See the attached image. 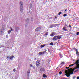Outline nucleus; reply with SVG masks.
Segmentation results:
<instances>
[{"mask_svg": "<svg viewBox=\"0 0 79 79\" xmlns=\"http://www.w3.org/2000/svg\"><path fill=\"white\" fill-rule=\"evenodd\" d=\"M29 19L28 18L25 21V23L26 24L29 23Z\"/></svg>", "mask_w": 79, "mask_h": 79, "instance_id": "nucleus-8", "label": "nucleus"}, {"mask_svg": "<svg viewBox=\"0 0 79 79\" xmlns=\"http://www.w3.org/2000/svg\"><path fill=\"white\" fill-rule=\"evenodd\" d=\"M41 29V28L40 27H38V28H37L35 29V31H37V32H38V31H40Z\"/></svg>", "mask_w": 79, "mask_h": 79, "instance_id": "nucleus-7", "label": "nucleus"}, {"mask_svg": "<svg viewBox=\"0 0 79 79\" xmlns=\"http://www.w3.org/2000/svg\"><path fill=\"white\" fill-rule=\"evenodd\" d=\"M10 57H7V60H8V58H9L10 59Z\"/></svg>", "mask_w": 79, "mask_h": 79, "instance_id": "nucleus-34", "label": "nucleus"}, {"mask_svg": "<svg viewBox=\"0 0 79 79\" xmlns=\"http://www.w3.org/2000/svg\"><path fill=\"white\" fill-rule=\"evenodd\" d=\"M63 16L65 17V16H67V14H64L63 15Z\"/></svg>", "mask_w": 79, "mask_h": 79, "instance_id": "nucleus-21", "label": "nucleus"}, {"mask_svg": "<svg viewBox=\"0 0 79 79\" xmlns=\"http://www.w3.org/2000/svg\"><path fill=\"white\" fill-rule=\"evenodd\" d=\"M3 33V31L1 30V32H0L1 34H2V33Z\"/></svg>", "mask_w": 79, "mask_h": 79, "instance_id": "nucleus-24", "label": "nucleus"}, {"mask_svg": "<svg viewBox=\"0 0 79 79\" xmlns=\"http://www.w3.org/2000/svg\"><path fill=\"white\" fill-rule=\"evenodd\" d=\"M64 64V62H62L60 64Z\"/></svg>", "mask_w": 79, "mask_h": 79, "instance_id": "nucleus-28", "label": "nucleus"}, {"mask_svg": "<svg viewBox=\"0 0 79 79\" xmlns=\"http://www.w3.org/2000/svg\"><path fill=\"white\" fill-rule=\"evenodd\" d=\"M20 13H23V2L22 1H20Z\"/></svg>", "mask_w": 79, "mask_h": 79, "instance_id": "nucleus-2", "label": "nucleus"}, {"mask_svg": "<svg viewBox=\"0 0 79 79\" xmlns=\"http://www.w3.org/2000/svg\"><path fill=\"white\" fill-rule=\"evenodd\" d=\"M61 37H60V36H58V39H61Z\"/></svg>", "mask_w": 79, "mask_h": 79, "instance_id": "nucleus-22", "label": "nucleus"}, {"mask_svg": "<svg viewBox=\"0 0 79 79\" xmlns=\"http://www.w3.org/2000/svg\"><path fill=\"white\" fill-rule=\"evenodd\" d=\"M76 54L77 56H79V52H78V50L77 49H76Z\"/></svg>", "mask_w": 79, "mask_h": 79, "instance_id": "nucleus-9", "label": "nucleus"}, {"mask_svg": "<svg viewBox=\"0 0 79 79\" xmlns=\"http://www.w3.org/2000/svg\"><path fill=\"white\" fill-rule=\"evenodd\" d=\"M66 68H67V67H66Z\"/></svg>", "mask_w": 79, "mask_h": 79, "instance_id": "nucleus-43", "label": "nucleus"}, {"mask_svg": "<svg viewBox=\"0 0 79 79\" xmlns=\"http://www.w3.org/2000/svg\"><path fill=\"white\" fill-rule=\"evenodd\" d=\"M41 53H42V55H44V54H45V52H41Z\"/></svg>", "mask_w": 79, "mask_h": 79, "instance_id": "nucleus-25", "label": "nucleus"}, {"mask_svg": "<svg viewBox=\"0 0 79 79\" xmlns=\"http://www.w3.org/2000/svg\"><path fill=\"white\" fill-rule=\"evenodd\" d=\"M43 77L45 78V77H47V75L45 74H44L43 75Z\"/></svg>", "mask_w": 79, "mask_h": 79, "instance_id": "nucleus-15", "label": "nucleus"}, {"mask_svg": "<svg viewBox=\"0 0 79 79\" xmlns=\"http://www.w3.org/2000/svg\"><path fill=\"white\" fill-rule=\"evenodd\" d=\"M62 13L61 12H60L59 13L58 15H61V14Z\"/></svg>", "mask_w": 79, "mask_h": 79, "instance_id": "nucleus-30", "label": "nucleus"}, {"mask_svg": "<svg viewBox=\"0 0 79 79\" xmlns=\"http://www.w3.org/2000/svg\"><path fill=\"white\" fill-rule=\"evenodd\" d=\"M74 66V64H72L71 65H69V66L70 67V66Z\"/></svg>", "mask_w": 79, "mask_h": 79, "instance_id": "nucleus-26", "label": "nucleus"}, {"mask_svg": "<svg viewBox=\"0 0 79 79\" xmlns=\"http://www.w3.org/2000/svg\"><path fill=\"white\" fill-rule=\"evenodd\" d=\"M18 28V27H16V29H17V28Z\"/></svg>", "mask_w": 79, "mask_h": 79, "instance_id": "nucleus-41", "label": "nucleus"}, {"mask_svg": "<svg viewBox=\"0 0 79 79\" xmlns=\"http://www.w3.org/2000/svg\"><path fill=\"white\" fill-rule=\"evenodd\" d=\"M53 43H52V42H51L50 44L49 45H52V46H53Z\"/></svg>", "mask_w": 79, "mask_h": 79, "instance_id": "nucleus-17", "label": "nucleus"}, {"mask_svg": "<svg viewBox=\"0 0 79 79\" xmlns=\"http://www.w3.org/2000/svg\"><path fill=\"white\" fill-rule=\"evenodd\" d=\"M59 55H60V57L61 58H62V57H63V55H62V54H61V53H60L59 54Z\"/></svg>", "mask_w": 79, "mask_h": 79, "instance_id": "nucleus-14", "label": "nucleus"}, {"mask_svg": "<svg viewBox=\"0 0 79 79\" xmlns=\"http://www.w3.org/2000/svg\"><path fill=\"white\" fill-rule=\"evenodd\" d=\"M6 37H7V38H8V35H7Z\"/></svg>", "mask_w": 79, "mask_h": 79, "instance_id": "nucleus-39", "label": "nucleus"}, {"mask_svg": "<svg viewBox=\"0 0 79 79\" xmlns=\"http://www.w3.org/2000/svg\"><path fill=\"white\" fill-rule=\"evenodd\" d=\"M48 34V32H46L44 35H43V36L44 37H47V35Z\"/></svg>", "mask_w": 79, "mask_h": 79, "instance_id": "nucleus-10", "label": "nucleus"}, {"mask_svg": "<svg viewBox=\"0 0 79 79\" xmlns=\"http://www.w3.org/2000/svg\"><path fill=\"white\" fill-rule=\"evenodd\" d=\"M77 79H79V77H77Z\"/></svg>", "mask_w": 79, "mask_h": 79, "instance_id": "nucleus-37", "label": "nucleus"}, {"mask_svg": "<svg viewBox=\"0 0 79 79\" xmlns=\"http://www.w3.org/2000/svg\"><path fill=\"white\" fill-rule=\"evenodd\" d=\"M68 68H69V67H68L67 68V69H68Z\"/></svg>", "mask_w": 79, "mask_h": 79, "instance_id": "nucleus-40", "label": "nucleus"}, {"mask_svg": "<svg viewBox=\"0 0 79 79\" xmlns=\"http://www.w3.org/2000/svg\"><path fill=\"white\" fill-rule=\"evenodd\" d=\"M13 71L14 72H15L16 71V69H14Z\"/></svg>", "mask_w": 79, "mask_h": 79, "instance_id": "nucleus-33", "label": "nucleus"}, {"mask_svg": "<svg viewBox=\"0 0 79 79\" xmlns=\"http://www.w3.org/2000/svg\"><path fill=\"white\" fill-rule=\"evenodd\" d=\"M60 65L59 66H60Z\"/></svg>", "mask_w": 79, "mask_h": 79, "instance_id": "nucleus-42", "label": "nucleus"}, {"mask_svg": "<svg viewBox=\"0 0 79 79\" xmlns=\"http://www.w3.org/2000/svg\"><path fill=\"white\" fill-rule=\"evenodd\" d=\"M40 70L41 71V72H43L44 71H45V69L44 68H41L40 69Z\"/></svg>", "mask_w": 79, "mask_h": 79, "instance_id": "nucleus-13", "label": "nucleus"}, {"mask_svg": "<svg viewBox=\"0 0 79 79\" xmlns=\"http://www.w3.org/2000/svg\"><path fill=\"white\" fill-rule=\"evenodd\" d=\"M69 27H71V25H69Z\"/></svg>", "mask_w": 79, "mask_h": 79, "instance_id": "nucleus-35", "label": "nucleus"}, {"mask_svg": "<svg viewBox=\"0 0 79 79\" xmlns=\"http://www.w3.org/2000/svg\"><path fill=\"white\" fill-rule=\"evenodd\" d=\"M76 34H77V35H79V32H77Z\"/></svg>", "mask_w": 79, "mask_h": 79, "instance_id": "nucleus-31", "label": "nucleus"}, {"mask_svg": "<svg viewBox=\"0 0 79 79\" xmlns=\"http://www.w3.org/2000/svg\"><path fill=\"white\" fill-rule=\"evenodd\" d=\"M11 33V30H9L8 31V34H10Z\"/></svg>", "mask_w": 79, "mask_h": 79, "instance_id": "nucleus-18", "label": "nucleus"}, {"mask_svg": "<svg viewBox=\"0 0 79 79\" xmlns=\"http://www.w3.org/2000/svg\"><path fill=\"white\" fill-rule=\"evenodd\" d=\"M39 55H42V52H40L39 53Z\"/></svg>", "mask_w": 79, "mask_h": 79, "instance_id": "nucleus-27", "label": "nucleus"}, {"mask_svg": "<svg viewBox=\"0 0 79 79\" xmlns=\"http://www.w3.org/2000/svg\"><path fill=\"white\" fill-rule=\"evenodd\" d=\"M63 29L64 31H67V30L66 29V27H63Z\"/></svg>", "mask_w": 79, "mask_h": 79, "instance_id": "nucleus-16", "label": "nucleus"}, {"mask_svg": "<svg viewBox=\"0 0 79 79\" xmlns=\"http://www.w3.org/2000/svg\"><path fill=\"white\" fill-rule=\"evenodd\" d=\"M56 33L55 32H52L51 33L50 36L51 37H53L54 35H56Z\"/></svg>", "mask_w": 79, "mask_h": 79, "instance_id": "nucleus-4", "label": "nucleus"}, {"mask_svg": "<svg viewBox=\"0 0 79 79\" xmlns=\"http://www.w3.org/2000/svg\"><path fill=\"white\" fill-rule=\"evenodd\" d=\"M40 61L39 60H38L36 61V66H37V67H38L39 66V65L40 64Z\"/></svg>", "mask_w": 79, "mask_h": 79, "instance_id": "nucleus-6", "label": "nucleus"}, {"mask_svg": "<svg viewBox=\"0 0 79 79\" xmlns=\"http://www.w3.org/2000/svg\"><path fill=\"white\" fill-rule=\"evenodd\" d=\"M74 64L75 65H76V67L74 69H79V60H76Z\"/></svg>", "mask_w": 79, "mask_h": 79, "instance_id": "nucleus-3", "label": "nucleus"}, {"mask_svg": "<svg viewBox=\"0 0 79 79\" xmlns=\"http://www.w3.org/2000/svg\"><path fill=\"white\" fill-rule=\"evenodd\" d=\"M67 11V9H65V11Z\"/></svg>", "mask_w": 79, "mask_h": 79, "instance_id": "nucleus-38", "label": "nucleus"}, {"mask_svg": "<svg viewBox=\"0 0 79 79\" xmlns=\"http://www.w3.org/2000/svg\"><path fill=\"white\" fill-rule=\"evenodd\" d=\"M30 66L31 67V68H32V67H33V66H32V65L30 64Z\"/></svg>", "mask_w": 79, "mask_h": 79, "instance_id": "nucleus-32", "label": "nucleus"}, {"mask_svg": "<svg viewBox=\"0 0 79 79\" xmlns=\"http://www.w3.org/2000/svg\"><path fill=\"white\" fill-rule=\"evenodd\" d=\"M45 44H44L41 45L40 47L41 48H42L43 47H45Z\"/></svg>", "mask_w": 79, "mask_h": 79, "instance_id": "nucleus-19", "label": "nucleus"}, {"mask_svg": "<svg viewBox=\"0 0 79 79\" xmlns=\"http://www.w3.org/2000/svg\"><path fill=\"white\" fill-rule=\"evenodd\" d=\"M13 57H14V56H11V57H10L9 60H13Z\"/></svg>", "mask_w": 79, "mask_h": 79, "instance_id": "nucleus-12", "label": "nucleus"}, {"mask_svg": "<svg viewBox=\"0 0 79 79\" xmlns=\"http://www.w3.org/2000/svg\"><path fill=\"white\" fill-rule=\"evenodd\" d=\"M10 29H11V30H10V31H14V30H13V29H12V28H10Z\"/></svg>", "mask_w": 79, "mask_h": 79, "instance_id": "nucleus-29", "label": "nucleus"}, {"mask_svg": "<svg viewBox=\"0 0 79 79\" xmlns=\"http://www.w3.org/2000/svg\"><path fill=\"white\" fill-rule=\"evenodd\" d=\"M32 3H31L30 5V8H32Z\"/></svg>", "mask_w": 79, "mask_h": 79, "instance_id": "nucleus-20", "label": "nucleus"}, {"mask_svg": "<svg viewBox=\"0 0 79 79\" xmlns=\"http://www.w3.org/2000/svg\"><path fill=\"white\" fill-rule=\"evenodd\" d=\"M59 74L61 75V74H62V72H61V71L59 73Z\"/></svg>", "mask_w": 79, "mask_h": 79, "instance_id": "nucleus-23", "label": "nucleus"}, {"mask_svg": "<svg viewBox=\"0 0 79 79\" xmlns=\"http://www.w3.org/2000/svg\"><path fill=\"white\" fill-rule=\"evenodd\" d=\"M30 74V70H28L27 73V76L29 77V74Z\"/></svg>", "mask_w": 79, "mask_h": 79, "instance_id": "nucleus-11", "label": "nucleus"}, {"mask_svg": "<svg viewBox=\"0 0 79 79\" xmlns=\"http://www.w3.org/2000/svg\"><path fill=\"white\" fill-rule=\"evenodd\" d=\"M73 71H72L71 70L69 69L67 70H65V75L67 76V77H69L71 74H73Z\"/></svg>", "mask_w": 79, "mask_h": 79, "instance_id": "nucleus-1", "label": "nucleus"}, {"mask_svg": "<svg viewBox=\"0 0 79 79\" xmlns=\"http://www.w3.org/2000/svg\"><path fill=\"white\" fill-rule=\"evenodd\" d=\"M58 36H55L54 37L53 39V40H56L58 39Z\"/></svg>", "mask_w": 79, "mask_h": 79, "instance_id": "nucleus-5", "label": "nucleus"}, {"mask_svg": "<svg viewBox=\"0 0 79 79\" xmlns=\"http://www.w3.org/2000/svg\"><path fill=\"white\" fill-rule=\"evenodd\" d=\"M79 71V69H77V70H75V71H76V72L77 71Z\"/></svg>", "mask_w": 79, "mask_h": 79, "instance_id": "nucleus-36", "label": "nucleus"}]
</instances>
